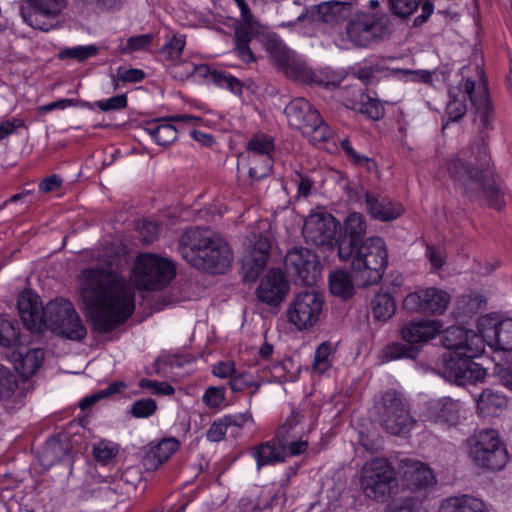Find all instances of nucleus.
Returning <instances> with one entry per match:
<instances>
[{"instance_id": "12", "label": "nucleus", "mask_w": 512, "mask_h": 512, "mask_svg": "<svg viewBox=\"0 0 512 512\" xmlns=\"http://www.w3.org/2000/svg\"><path fill=\"white\" fill-rule=\"evenodd\" d=\"M395 481V470L383 458L367 461L362 468L360 486L369 498L375 500L385 498L391 492Z\"/></svg>"}, {"instance_id": "9", "label": "nucleus", "mask_w": 512, "mask_h": 512, "mask_svg": "<svg viewBox=\"0 0 512 512\" xmlns=\"http://www.w3.org/2000/svg\"><path fill=\"white\" fill-rule=\"evenodd\" d=\"M266 50L278 69L296 81L305 84H315L328 88L333 83L326 80V76L322 72L314 71L310 68L294 51L290 50L284 42L272 36L266 40Z\"/></svg>"}, {"instance_id": "62", "label": "nucleus", "mask_w": 512, "mask_h": 512, "mask_svg": "<svg viewBox=\"0 0 512 512\" xmlns=\"http://www.w3.org/2000/svg\"><path fill=\"white\" fill-rule=\"evenodd\" d=\"M159 229L160 228L157 223L147 220L142 221L138 226L142 242L145 244L152 243L156 239Z\"/></svg>"}, {"instance_id": "51", "label": "nucleus", "mask_w": 512, "mask_h": 512, "mask_svg": "<svg viewBox=\"0 0 512 512\" xmlns=\"http://www.w3.org/2000/svg\"><path fill=\"white\" fill-rule=\"evenodd\" d=\"M17 386L18 382L13 372L0 364V399L10 398Z\"/></svg>"}, {"instance_id": "16", "label": "nucleus", "mask_w": 512, "mask_h": 512, "mask_svg": "<svg viewBox=\"0 0 512 512\" xmlns=\"http://www.w3.org/2000/svg\"><path fill=\"white\" fill-rule=\"evenodd\" d=\"M26 4L27 7L21 8L24 22L34 29L49 31L66 7V0H26Z\"/></svg>"}, {"instance_id": "19", "label": "nucleus", "mask_w": 512, "mask_h": 512, "mask_svg": "<svg viewBox=\"0 0 512 512\" xmlns=\"http://www.w3.org/2000/svg\"><path fill=\"white\" fill-rule=\"evenodd\" d=\"M310 425L306 415L300 410H292L278 427L275 438L279 448H304L309 445Z\"/></svg>"}, {"instance_id": "5", "label": "nucleus", "mask_w": 512, "mask_h": 512, "mask_svg": "<svg viewBox=\"0 0 512 512\" xmlns=\"http://www.w3.org/2000/svg\"><path fill=\"white\" fill-rule=\"evenodd\" d=\"M339 259L351 262L350 272L356 286L365 288L382 279L388 265V252L382 238L369 237L353 247L351 256Z\"/></svg>"}, {"instance_id": "55", "label": "nucleus", "mask_w": 512, "mask_h": 512, "mask_svg": "<svg viewBox=\"0 0 512 512\" xmlns=\"http://www.w3.org/2000/svg\"><path fill=\"white\" fill-rule=\"evenodd\" d=\"M157 403L152 398H145L135 401L130 409V413L135 418H147L155 413Z\"/></svg>"}, {"instance_id": "41", "label": "nucleus", "mask_w": 512, "mask_h": 512, "mask_svg": "<svg viewBox=\"0 0 512 512\" xmlns=\"http://www.w3.org/2000/svg\"><path fill=\"white\" fill-rule=\"evenodd\" d=\"M419 354V347L407 343L393 342L386 345L382 351V361H393L398 359H416Z\"/></svg>"}, {"instance_id": "23", "label": "nucleus", "mask_w": 512, "mask_h": 512, "mask_svg": "<svg viewBox=\"0 0 512 512\" xmlns=\"http://www.w3.org/2000/svg\"><path fill=\"white\" fill-rule=\"evenodd\" d=\"M366 223L364 216L358 212L350 213L340 229L336 238V247L339 258H347L352 255L353 247L364 242Z\"/></svg>"}, {"instance_id": "11", "label": "nucleus", "mask_w": 512, "mask_h": 512, "mask_svg": "<svg viewBox=\"0 0 512 512\" xmlns=\"http://www.w3.org/2000/svg\"><path fill=\"white\" fill-rule=\"evenodd\" d=\"M284 113L289 125L302 131L303 135L310 137L312 141L324 142L329 138L328 125L305 98L299 97L291 100L286 105Z\"/></svg>"}, {"instance_id": "63", "label": "nucleus", "mask_w": 512, "mask_h": 512, "mask_svg": "<svg viewBox=\"0 0 512 512\" xmlns=\"http://www.w3.org/2000/svg\"><path fill=\"white\" fill-rule=\"evenodd\" d=\"M293 180L297 184L298 194L307 197L311 194L314 181L305 173L295 171Z\"/></svg>"}, {"instance_id": "6", "label": "nucleus", "mask_w": 512, "mask_h": 512, "mask_svg": "<svg viewBox=\"0 0 512 512\" xmlns=\"http://www.w3.org/2000/svg\"><path fill=\"white\" fill-rule=\"evenodd\" d=\"M372 416L380 427L395 436L408 434L415 424L407 399L395 389H388L374 397Z\"/></svg>"}, {"instance_id": "14", "label": "nucleus", "mask_w": 512, "mask_h": 512, "mask_svg": "<svg viewBox=\"0 0 512 512\" xmlns=\"http://www.w3.org/2000/svg\"><path fill=\"white\" fill-rule=\"evenodd\" d=\"M474 358L445 353L440 374L448 381L460 386L482 381L486 376V371L473 361Z\"/></svg>"}, {"instance_id": "2", "label": "nucleus", "mask_w": 512, "mask_h": 512, "mask_svg": "<svg viewBox=\"0 0 512 512\" xmlns=\"http://www.w3.org/2000/svg\"><path fill=\"white\" fill-rule=\"evenodd\" d=\"M486 137V133L480 131L478 141L447 161V172L455 188L470 201L485 199L490 208L502 210L506 205L504 188L496 179Z\"/></svg>"}, {"instance_id": "44", "label": "nucleus", "mask_w": 512, "mask_h": 512, "mask_svg": "<svg viewBox=\"0 0 512 512\" xmlns=\"http://www.w3.org/2000/svg\"><path fill=\"white\" fill-rule=\"evenodd\" d=\"M82 435L72 433L70 429H65L46 440V448H78L82 445Z\"/></svg>"}, {"instance_id": "32", "label": "nucleus", "mask_w": 512, "mask_h": 512, "mask_svg": "<svg viewBox=\"0 0 512 512\" xmlns=\"http://www.w3.org/2000/svg\"><path fill=\"white\" fill-rule=\"evenodd\" d=\"M275 147L273 143V139L265 134L255 135L249 142L247 143V158L253 161H256L255 158L262 157L264 165L260 169V175L265 173L268 170L269 165V155L274 152Z\"/></svg>"}, {"instance_id": "31", "label": "nucleus", "mask_w": 512, "mask_h": 512, "mask_svg": "<svg viewBox=\"0 0 512 512\" xmlns=\"http://www.w3.org/2000/svg\"><path fill=\"white\" fill-rule=\"evenodd\" d=\"M376 27L374 21L351 20L347 24L346 34L356 47H366L374 39Z\"/></svg>"}, {"instance_id": "60", "label": "nucleus", "mask_w": 512, "mask_h": 512, "mask_svg": "<svg viewBox=\"0 0 512 512\" xmlns=\"http://www.w3.org/2000/svg\"><path fill=\"white\" fill-rule=\"evenodd\" d=\"M225 399V389L223 387H209L204 395L203 402L209 408H218L221 406Z\"/></svg>"}, {"instance_id": "28", "label": "nucleus", "mask_w": 512, "mask_h": 512, "mask_svg": "<svg viewBox=\"0 0 512 512\" xmlns=\"http://www.w3.org/2000/svg\"><path fill=\"white\" fill-rule=\"evenodd\" d=\"M439 512H489L480 498L469 494L451 496L441 502Z\"/></svg>"}, {"instance_id": "48", "label": "nucleus", "mask_w": 512, "mask_h": 512, "mask_svg": "<svg viewBox=\"0 0 512 512\" xmlns=\"http://www.w3.org/2000/svg\"><path fill=\"white\" fill-rule=\"evenodd\" d=\"M98 52V47L96 45L91 44L87 46H75L65 48L59 52L58 57L62 60L75 59L79 62H84L88 58L96 56Z\"/></svg>"}, {"instance_id": "58", "label": "nucleus", "mask_w": 512, "mask_h": 512, "mask_svg": "<svg viewBox=\"0 0 512 512\" xmlns=\"http://www.w3.org/2000/svg\"><path fill=\"white\" fill-rule=\"evenodd\" d=\"M152 34H141L132 36L127 39L126 46L122 48V53L128 54L134 51L144 50L149 47L152 43Z\"/></svg>"}, {"instance_id": "56", "label": "nucleus", "mask_w": 512, "mask_h": 512, "mask_svg": "<svg viewBox=\"0 0 512 512\" xmlns=\"http://www.w3.org/2000/svg\"><path fill=\"white\" fill-rule=\"evenodd\" d=\"M486 300L483 295L472 292L467 295H462L459 299V306L463 309L464 313H475L482 308Z\"/></svg>"}, {"instance_id": "64", "label": "nucleus", "mask_w": 512, "mask_h": 512, "mask_svg": "<svg viewBox=\"0 0 512 512\" xmlns=\"http://www.w3.org/2000/svg\"><path fill=\"white\" fill-rule=\"evenodd\" d=\"M387 512H430L427 507L414 503V502H402L391 505Z\"/></svg>"}, {"instance_id": "61", "label": "nucleus", "mask_w": 512, "mask_h": 512, "mask_svg": "<svg viewBox=\"0 0 512 512\" xmlns=\"http://www.w3.org/2000/svg\"><path fill=\"white\" fill-rule=\"evenodd\" d=\"M360 112L372 120H379L384 116L385 110L378 100L368 98L361 104Z\"/></svg>"}, {"instance_id": "10", "label": "nucleus", "mask_w": 512, "mask_h": 512, "mask_svg": "<svg viewBox=\"0 0 512 512\" xmlns=\"http://www.w3.org/2000/svg\"><path fill=\"white\" fill-rule=\"evenodd\" d=\"M176 275L173 262L152 253H142L136 258L134 280L144 290H160Z\"/></svg>"}, {"instance_id": "27", "label": "nucleus", "mask_w": 512, "mask_h": 512, "mask_svg": "<svg viewBox=\"0 0 512 512\" xmlns=\"http://www.w3.org/2000/svg\"><path fill=\"white\" fill-rule=\"evenodd\" d=\"M248 421H253L249 412L225 415L211 424L207 431V438L211 442H219L227 432L236 436Z\"/></svg>"}, {"instance_id": "33", "label": "nucleus", "mask_w": 512, "mask_h": 512, "mask_svg": "<svg viewBox=\"0 0 512 512\" xmlns=\"http://www.w3.org/2000/svg\"><path fill=\"white\" fill-rule=\"evenodd\" d=\"M471 458L480 468L500 470L507 462V450H472Z\"/></svg>"}, {"instance_id": "49", "label": "nucleus", "mask_w": 512, "mask_h": 512, "mask_svg": "<svg viewBox=\"0 0 512 512\" xmlns=\"http://www.w3.org/2000/svg\"><path fill=\"white\" fill-rule=\"evenodd\" d=\"M333 347L330 342L321 343L315 351L313 360V369L318 373H324L331 367L330 356L332 354Z\"/></svg>"}, {"instance_id": "3", "label": "nucleus", "mask_w": 512, "mask_h": 512, "mask_svg": "<svg viewBox=\"0 0 512 512\" xmlns=\"http://www.w3.org/2000/svg\"><path fill=\"white\" fill-rule=\"evenodd\" d=\"M17 309L25 328L32 333H42L49 329L72 341H82L87 336V329L80 316L66 299L51 300L43 307L37 294L25 290L18 297Z\"/></svg>"}, {"instance_id": "57", "label": "nucleus", "mask_w": 512, "mask_h": 512, "mask_svg": "<svg viewBox=\"0 0 512 512\" xmlns=\"http://www.w3.org/2000/svg\"><path fill=\"white\" fill-rule=\"evenodd\" d=\"M139 386L142 389L149 390L151 393L156 395H173L175 388L167 382H159L156 380L143 378L139 382Z\"/></svg>"}, {"instance_id": "4", "label": "nucleus", "mask_w": 512, "mask_h": 512, "mask_svg": "<svg viewBox=\"0 0 512 512\" xmlns=\"http://www.w3.org/2000/svg\"><path fill=\"white\" fill-rule=\"evenodd\" d=\"M178 251L193 267L210 274H222L233 258L228 243L209 228L194 226L179 238Z\"/></svg>"}, {"instance_id": "37", "label": "nucleus", "mask_w": 512, "mask_h": 512, "mask_svg": "<svg viewBox=\"0 0 512 512\" xmlns=\"http://www.w3.org/2000/svg\"><path fill=\"white\" fill-rule=\"evenodd\" d=\"M23 344L18 322L8 315H0V345L14 347Z\"/></svg>"}, {"instance_id": "52", "label": "nucleus", "mask_w": 512, "mask_h": 512, "mask_svg": "<svg viewBox=\"0 0 512 512\" xmlns=\"http://www.w3.org/2000/svg\"><path fill=\"white\" fill-rule=\"evenodd\" d=\"M184 47L185 38L181 35H174L169 43L162 48L161 52L166 60L175 64L181 58Z\"/></svg>"}, {"instance_id": "8", "label": "nucleus", "mask_w": 512, "mask_h": 512, "mask_svg": "<svg viewBox=\"0 0 512 512\" xmlns=\"http://www.w3.org/2000/svg\"><path fill=\"white\" fill-rule=\"evenodd\" d=\"M266 50L278 69L296 81L305 84H315L328 88L333 83L326 80V76L322 72L314 71L310 68L294 51L290 50L284 42L272 36L266 40Z\"/></svg>"}, {"instance_id": "36", "label": "nucleus", "mask_w": 512, "mask_h": 512, "mask_svg": "<svg viewBox=\"0 0 512 512\" xmlns=\"http://www.w3.org/2000/svg\"><path fill=\"white\" fill-rule=\"evenodd\" d=\"M18 364L16 369L25 377L34 375L44 360V350L41 348L28 349L25 353L18 351Z\"/></svg>"}, {"instance_id": "18", "label": "nucleus", "mask_w": 512, "mask_h": 512, "mask_svg": "<svg viewBox=\"0 0 512 512\" xmlns=\"http://www.w3.org/2000/svg\"><path fill=\"white\" fill-rule=\"evenodd\" d=\"M442 345L447 353H455L462 356L478 357L485 349L482 338L472 330L463 327L451 326L443 331Z\"/></svg>"}, {"instance_id": "25", "label": "nucleus", "mask_w": 512, "mask_h": 512, "mask_svg": "<svg viewBox=\"0 0 512 512\" xmlns=\"http://www.w3.org/2000/svg\"><path fill=\"white\" fill-rule=\"evenodd\" d=\"M441 329L442 324L438 320H411L402 326L399 333L404 342L420 349L423 343L435 338Z\"/></svg>"}, {"instance_id": "46", "label": "nucleus", "mask_w": 512, "mask_h": 512, "mask_svg": "<svg viewBox=\"0 0 512 512\" xmlns=\"http://www.w3.org/2000/svg\"><path fill=\"white\" fill-rule=\"evenodd\" d=\"M493 332L497 348L503 351H512V319L496 323Z\"/></svg>"}, {"instance_id": "13", "label": "nucleus", "mask_w": 512, "mask_h": 512, "mask_svg": "<svg viewBox=\"0 0 512 512\" xmlns=\"http://www.w3.org/2000/svg\"><path fill=\"white\" fill-rule=\"evenodd\" d=\"M324 306V296L315 290L297 293L289 303L286 311L290 324L298 330H308L320 318Z\"/></svg>"}, {"instance_id": "38", "label": "nucleus", "mask_w": 512, "mask_h": 512, "mask_svg": "<svg viewBox=\"0 0 512 512\" xmlns=\"http://www.w3.org/2000/svg\"><path fill=\"white\" fill-rule=\"evenodd\" d=\"M354 285H356L353 273L346 271H336L329 277V288L333 295L348 299L354 294Z\"/></svg>"}, {"instance_id": "42", "label": "nucleus", "mask_w": 512, "mask_h": 512, "mask_svg": "<svg viewBox=\"0 0 512 512\" xmlns=\"http://www.w3.org/2000/svg\"><path fill=\"white\" fill-rule=\"evenodd\" d=\"M373 316L380 321H386L395 313L396 305L392 295L376 294L371 302Z\"/></svg>"}, {"instance_id": "54", "label": "nucleus", "mask_w": 512, "mask_h": 512, "mask_svg": "<svg viewBox=\"0 0 512 512\" xmlns=\"http://www.w3.org/2000/svg\"><path fill=\"white\" fill-rule=\"evenodd\" d=\"M391 12L400 18H407L414 13L422 0H388Z\"/></svg>"}, {"instance_id": "7", "label": "nucleus", "mask_w": 512, "mask_h": 512, "mask_svg": "<svg viewBox=\"0 0 512 512\" xmlns=\"http://www.w3.org/2000/svg\"><path fill=\"white\" fill-rule=\"evenodd\" d=\"M469 99L475 108L481 130L489 129L493 120V109L489 100L488 88L483 83L475 92V81L466 79L457 87L449 89V102L446 105V115L451 122L459 121L467 112L466 101Z\"/></svg>"}, {"instance_id": "34", "label": "nucleus", "mask_w": 512, "mask_h": 512, "mask_svg": "<svg viewBox=\"0 0 512 512\" xmlns=\"http://www.w3.org/2000/svg\"><path fill=\"white\" fill-rule=\"evenodd\" d=\"M254 36L251 25H241L235 28L234 50L239 59L247 64L256 61V57L249 46Z\"/></svg>"}, {"instance_id": "59", "label": "nucleus", "mask_w": 512, "mask_h": 512, "mask_svg": "<svg viewBox=\"0 0 512 512\" xmlns=\"http://www.w3.org/2000/svg\"><path fill=\"white\" fill-rule=\"evenodd\" d=\"M95 104L101 111L107 112L125 109L128 105V101L126 94H121L107 100L96 101Z\"/></svg>"}, {"instance_id": "1", "label": "nucleus", "mask_w": 512, "mask_h": 512, "mask_svg": "<svg viewBox=\"0 0 512 512\" xmlns=\"http://www.w3.org/2000/svg\"><path fill=\"white\" fill-rule=\"evenodd\" d=\"M83 278L82 297L96 332H111L132 315L135 294L125 278L95 268L84 270Z\"/></svg>"}, {"instance_id": "39", "label": "nucleus", "mask_w": 512, "mask_h": 512, "mask_svg": "<svg viewBox=\"0 0 512 512\" xmlns=\"http://www.w3.org/2000/svg\"><path fill=\"white\" fill-rule=\"evenodd\" d=\"M158 121L147 122L144 130L161 146L173 143L178 137L176 127L170 123L159 124Z\"/></svg>"}, {"instance_id": "20", "label": "nucleus", "mask_w": 512, "mask_h": 512, "mask_svg": "<svg viewBox=\"0 0 512 512\" xmlns=\"http://www.w3.org/2000/svg\"><path fill=\"white\" fill-rule=\"evenodd\" d=\"M290 291V283L279 268H272L264 275L256 288L258 302L270 308H279Z\"/></svg>"}, {"instance_id": "24", "label": "nucleus", "mask_w": 512, "mask_h": 512, "mask_svg": "<svg viewBox=\"0 0 512 512\" xmlns=\"http://www.w3.org/2000/svg\"><path fill=\"white\" fill-rule=\"evenodd\" d=\"M402 475L407 487L414 492L426 491L437 483L433 471L417 460H404Z\"/></svg>"}, {"instance_id": "47", "label": "nucleus", "mask_w": 512, "mask_h": 512, "mask_svg": "<svg viewBox=\"0 0 512 512\" xmlns=\"http://www.w3.org/2000/svg\"><path fill=\"white\" fill-rule=\"evenodd\" d=\"M267 265L264 260L245 255L242 259V279L244 282H254Z\"/></svg>"}, {"instance_id": "17", "label": "nucleus", "mask_w": 512, "mask_h": 512, "mask_svg": "<svg viewBox=\"0 0 512 512\" xmlns=\"http://www.w3.org/2000/svg\"><path fill=\"white\" fill-rule=\"evenodd\" d=\"M340 223L330 213L310 214L303 225V236L307 243L333 248Z\"/></svg>"}, {"instance_id": "45", "label": "nucleus", "mask_w": 512, "mask_h": 512, "mask_svg": "<svg viewBox=\"0 0 512 512\" xmlns=\"http://www.w3.org/2000/svg\"><path fill=\"white\" fill-rule=\"evenodd\" d=\"M208 76L217 86L225 87L236 95L242 94L243 84L233 75L221 70L208 69Z\"/></svg>"}, {"instance_id": "53", "label": "nucleus", "mask_w": 512, "mask_h": 512, "mask_svg": "<svg viewBox=\"0 0 512 512\" xmlns=\"http://www.w3.org/2000/svg\"><path fill=\"white\" fill-rule=\"evenodd\" d=\"M170 457V450H146L142 457V464L146 470L154 471Z\"/></svg>"}, {"instance_id": "15", "label": "nucleus", "mask_w": 512, "mask_h": 512, "mask_svg": "<svg viewBox=\"0 0 512 512\" xmlns=\"http://www.w3.org/2000/svg\"><path fill=\"white\" fill-rule=\"evenodd\" d=\"M284 265L296 282L307 286L313 285L320 274L318 256L306 247L295 246L289 249L285 255Z\"/></svg>"}, {"instance_id": "30", "label": "nucleus", "mask_w": 512, "mask_h": 512, "mask_svg": "<svg viewBox=\"0 0 512 512\" xmlns=\"http://www.w3.org/2000/svg\"><path fill=\"white\" fill-rule=\"evenodd\" d=\"M458 404L450 397L430 400L427 404V416L434 422L455 423Z\"/></svg>"}, {"instance_id": "26", "label": "nucleus", "mask_w": 512, "mask_h": 512, "mask_svg": "<svg viewBox=\"0 0 512 512\" xmlns=\"http://www.w3.org/2000/svg\"><path fill=\"white\" fill-rule=\"evenodd\" d=\"M366 209L370 216L382 222H389L397 219L404 212L403 206L393 202L387 197L376 195L372 192H365Z\"/></svg>"}, {"instance_id": "29", "label": "nucleus", "mask_w": 512, "mask_h": 512, "mask_svg": "<svg viewBox=\"0 0 512 512\" xmlns=\"http://www.w3.org/2000/svg\"><path fill=\"white\" fill-rule=\"evenodd\" d=\"M477 412L481 417H496L507 407V398L487 388L477 398Z\"/></svg>"}, {"instance_id": "21", "label": "nucleus", "mask_w": 512, "mask_h": 512, "mask_svg": "<svg viewBox=\"0 0 512 512\" xmlns=\"http://www.w3.org/2000/svg\"><path fill=\"white\" fill-rule=\"evenodd\" d=\"M450 302V295L441 289L429 287L408 294L403 306L408 311L425 314H443Z\"/></svg>"}, {"instance_id": "43", "label": "nucleus", "mask_w": 512, "mask_h": 512, "mask_svg": "<svg viewBox=\"0 0 512 512\" xmlns=\"http://www.w3.org/2000/svg\"><path fill=\"white\" fill-rule=\"evenodd\" d=\"M271 243L268 237L260 233H251L248 237L247 256L268 262Z\"/></svg>"}, {"instance_id": "40", "label": "nucleus", "mask_w": 512, "mask_h": 512, "mask_svg": "<svg viewBox=\"0 0 512 512\" xmlns=\"http://www.w3.org/2000/svg\"><path fill=\"white\" fill-rule=\"evenodd\" d=\"M258 469L284 462L287 456H297L301 450H250Z\"/></svg>"}, {"instance_id": "22", "label": "nucleus", "mask_w": 512, "mask_h": 512, "mask_svg": "<svg viewBox=\"0 0 512 512\" xmlns=\"http://www.w3.org/2000/svg\"><path fill=\"white\" fill-rule=\"evenodd\" d=\"M354 2L350 1H328L319 5L305 8L297 16L295 22L304 21L310 18L312 21H320L329 25H336L349 19L353 13Z\"/></svg>"}, {"instance_id": "50", "label": "nucleus", "mask_w": 512, "mask_h": 512, "mask_svg": "<svg viewBox=\"0 0 512 512\" xmlns=\"http://www.w3.org/2000/svg\"><path fill=\"white\" fill-rule=\"evenodd\" d=\"M229 386L233 392H242L247 388L253 387L251 396L255 394L259 388L260 383L256 381L255 377L248 372L235 373L229 380Z\"/></svg>"}, {"instance_id": "35", "label": "nucleus", "mask_w": 512, "mask_h": 512, "mask_svg": "<svg viewBox=\"0 0 512 512\" xmlns=\"http://www.w3.org/2000/svg\"><path fill=\"white\" fill-rule=\"evenodd\" d=\"M467 446L468 448H502L506 446V443L496 429L483 428L476 430L467 439Z\"/></svg>"}]
</instances>
